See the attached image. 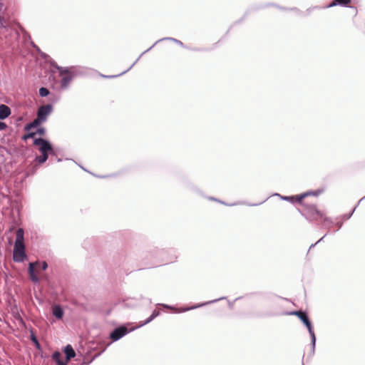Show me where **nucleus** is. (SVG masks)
<instances>
[{"label":"nucleus","instance_id":"35","mask_svg":"<svg viewBox=\"0 0 365 365\" xmlns=\"http://www.w3.org/2000/svg\"><path fill=\"white\" fill-rule=\"evenodd\" d=\"M5 10L4 4L3 3V0H0V12H2Z\"/></svg>","mask_w":365,"mask_h":365},{"label":"nucleus","instance_id":"14","mask_svg":"<svg viewBox=\"0 0 365 365\" xmlns=\"http://www.w3.org/2000/svg\"><path fill=\"white\" fill-rule=\"evenodd\" d=\"M351 3V0H333V1L329 5L324 6V8H331L337 5L348 6Z\"/></svg>","mask_w":365,"mask_h":365},{"label":"nucleus","instance_id":"38","mask_svg":"<svg viewBox=\"0 0 365 365\" xmlns=\"http://www.w3.org/2000/svg\"><path fill=\"white\" fill-rule=\"evenodd\" d=\"M336 225V226L338 227V228L339 229V228H341V226H342V222H337Z\"/></svg>","mask_w":365,"mask_h":365},{"label":"nucleus","instance_id":"29","mask_svg":"<svg viewBox=\"0 0 365 365\" xmlns=\"http://www.w3.org/2000/svg\"><path fill=\"white\" fill-rule=\"evenodd\" d=\"M36 128L33 124L31 122L30 123H28L25 125L24 127V130H26V131H29L32 128Z\"/></svg>","mask_w":365,"mask_h":365},{"label":"nucleus","instance_id":"24","mask_svg":"<svg viewBox=\"0 0 365 365\" xmlns=\"http://www.w3.org/2000/svg\"><path fill=\"white\" fill-rule=\"evenodd\" d=\"M31 339L35 344L36 348L39 349L40 348V344H39L37 338L36 337V336L34 334H32L31 335Z\"/></svg>","mask_w":365,"mask_h":365},{"label":"nucleus","instance_id":"37","mask_svg":"<svg viewBox=\"0 0 365 365\" xmlns=\"http://www.w3.org/2000/svg\"><path fill=\"white\" fill-rule=\"evenodd\" d=\"M324 237H325V235L324 237H322L320 240H319L315 244H312L310 246L309 249L314 247L317 243L320 242L324 239Z\"/></svg>","mask_w":365,"mask_h":365},{"label":"nucleus","instance_id":"33","mask_svg":"<svg viewBox=\"0 0 365 365\" xmlns=\"http://www.w3.org/2000/svg\"><path fill=\"white\" fill-rule=\"evenodd\" d=\"M47 267H48V264H47V262H45V261H43V262H41V269H42L43 270H45V269H47Z\"/></svg>","mask_w":365,"mask_h":365},{"label":"nucleus","instance_id":"17","mask_svg":"<svg viewBox=\"0 0 365 365\" xmlns=\"http://www.w3.org/2000/svg\"><path fill=\"white\" fill-rule=\"evenodd\" d=\"M322 190H318L316 191H308L304 193H302L298 196V200H302L304 198H305L307 196L313 195V196H318L322 193Z\"/></svg>","mask_w":365,"mask_h":365},{"label":"nucleus","instance_id":"32","mask_svg":"<svg viewBox=\"0 0 365 365\" xmlns=\"http://www.w3.org/2000/svg\"><path fill=\"white\" fill-rule=\"evenodd\" d=\"M160 314V312L159 311H157V310H154L152 313V314L150 315V317H152V318L154 319L155 317H157L158 315Z\"/></svg>","mask_w":365,"mask_h":365},{"label":"nucleus","instance_id":"13","mask_svg":"<svg viewBox=\"0 0 365 365\" xmlns=\"http://www.w3.org/2000/svg\"><path fill=\"white\" fill-rule=\"evenodd\" d=\"M51 65L58 71L59 75L61 76L71 73L69 68L59 66L55 62H52Z\"/></svg>","mask_w":365,"mask_h":365},{"label":"nucleus","instance_id":"34","mask_svg":"<svg viewBox=\"0 0 365 365\" xmlns=\"http://www.w3.org/2000/svg\"><path fill=\"white\" fill-rule=\"evenodd\" d=\"M6 128V124L4 122L0 121V130H3Z\"/></svg>","mask_w":365,"mask_h":365},{"label":"nucleus","instance_id":"10","mask_svg":"<svg viewBox=\"0 0 365 365\" xmlns=\"http://www.w3.org/2000/svg\"><path fill=\"white\" fill-rule=\"evenodd\" d=\"M28 271H29V274L31 280L34 283L38 282L39 279L35 273L34 263H29Z\"/></svg>","mask_w":365,"mask_h":365},{"label":"nucleus","instance_id":"31","mask_svg":"<svg viewBox=\"0 0 365 365\" xmlns=\"http://www.w3.org/2000/svg\"><path fill=\"white\" fill-rule=\"evenodd\" d=\"M355 209H356V207L353 209V210H352L350 213L344 215L343 216V218H344V220H348V219H349V218L352 216V215H353V213H354V212Z\"/></svg>","mask_w":365,"mask_h":365},{"label":"nucleus","instance_id":"22","mask_svg":"<svg viewBox=\"0 0 365 365\" xmlns=\"http://www.w3.org/2000/svg\"><path fill=\"white\" fill-rule=\"evenodd\" d=\"M48 94H49V91L48 88L42 87L39 89V95L41 97H46V96H48Z\"/></svg>","mask_w":365,"mask_h":365},{"label":"nucleus","instance_id":"5","mask_svg":"<svg viewBox=\"0 0 365 365\" xmlns=\"http://www.w3.org/2000/svg\"><path fill=\"white\" fill-rule=\"evenodd\" d=\"M53 110V106L51 104L41 106L37 110V118L44 123L47 120L48 116L51 113Z\"/></svg>","mask_w":365,"mask_h":365},{"label":"nucleus","instance_id":"23","mask_svg":"<svg viewBox=\"0 0 365 365\" xmlns=\"http://www.w3.org/2000/svg\"><path fill=\"white\" fill-rule=\"evenodd\" d=\"M36 135V133L35 132H31V133H28L26 134H25L24 136H23V140H26L29 138H33L35 137V135Z\"/></svg>","mask_w":365,"mask_h":365},{"label":"nucleus","instance_id":"26","mask_svg":"<svg viewBox=\"0 0 365 365\" xmlns=\"http://www.w3.org/2000/svg\"><path fill=\"white\" fill-rule=\"evenodd\" d=\"M35 133H36V134L43 135L46 133V129L43 127H41V128H38Z\"/></svg>","mask_w":365,"mask_h":365},{"label":"nucleus","instance_id":"8","mask_svg":"<svg viewBox=\"0 0 365 365\" xmlns=\"http://www.w3.org/2000/svg\"><path fill=\"white\" fill-rule=\"evenodd\" d=\"M304 325L307 328L309 335H310V337H311V345H312V351L311 352H312V354H314V351H315V346H316V336L314 332L313 327H312V325L309 319L307 320L304 323Z\"/></svg>","mask_w":365,"mask_h":365},{"label":"nucleus","instance_id":"4","mask_svg":"<svg viewBox=\"0 0 365 365\" xmlns=\"http://www.w3.org/2000/svg\"><path fill=\"white\" fill-rule=\"evenodd\" d=\"M305 212L307 217L310 220H317L324 217V214L317 208L315 205H307Z\"/></svg>","mask_w":365,"mask_h":365},{"label":"nucleus","instance_id":"6","mask_svg":"<svg viewBox=\"0 0 365 365\" xmlns=\"http://www.w3.org/2000/svg\"><path fill=\"white\" fill-rule=\"evenodd\" d=\"M34 144L39 146L38 150L40 153H48L53 150V147L50 142L44 138H35Z\"/></svg>","mask_w":365,"mask_h":365},{"label":"nucleus","instance_id":"25","mask_svg":"<svg viewBox=\"0 0 365 365\" xmlns=\"http://www.w3.org/2000/svg\"><path fill=\"white\" fill-rule=\"evenodd\" d=\"M32 124L36 127H38L41 123V120H40L37 117L31 122Z\"/></svg>","mask_w":365,"mask_h":365},{"label":"nucleus","instance_id":"7","mask_svg":"<svg viewBox=\"0 0 365 365\" xmlns=\"http://www.w3.org/2000/svg\"><path fill=\"white\" fill-rule=\"evenodd\" d=\"M128 333V329L125 327L115 328L110 334V339L113 341H118Z\"/></svg>","mask_w":365,"mask_h":365},{"label":"nucleus","instance_id":"12","mask_svg":"<svg viewBox=\"0 0 365 365\" xmlns=\"http://www.w3.org/2000/svg\"><path fill=\"white\" fill-rule=\"evenodd\" d=\"M64 353L66 354V361H69L71 359L75 357L76 356L75 351L70 344L66 346L64 348Z\"/></svg>","mask_w":365,"mask_h":365},{"label":"nucleus","instance_id":"15","mask_svg":"<svg viewBox=\"0 0 365 365\" xmlns=\"http://www.w3.org/2000/svg\"><path fill=\"white\" fill-rule=\"evenodd\" d=\"M275 195L279 196L282 200L289 201L292 203L302 202V200H298V196H282L279 194L276 193Z\"/></svg>","mask_w":365,"mask_h":365},{"label":"nucleus","instance_id":"36","mask_svg":"<svg viewBox=\"0 0 365 365\" xmlns=\"http://www.w3.org/2000/svg\"><path fill=\"white\" fill-rule=\"evenodd\" d=\"M323 218H324V223H327H327H330V224H331V223H332V220H331L330 218L327 217H324H324H323Z\"/></svg>","mask_w":365,"mask_h":365},{"label":"nucleus","instance_id":"28","mask_svg":"<svg viewBox=\"0 0 365 365\" xmlns=\"http://www.w3.org/2000/svg\"><path fill=\"white\" fill-rule=\"evenodd\" d=\"M36 128L33 124L31 122L30 123H28L25 125L24 127V130H26V131H29L32 128Z\"/></svg>","mask_w":365,"mask_h":365},{"label":"nucleus","instance_id":"2","mask_svg":"<svg viewBox=\"0 0 365 365\" xmlns=\"http://www.w3.org/2000/svg\"><path fill=\"white\" fill-rule=\"evenodd\" d=\"M174 41L176 43H178V45H180V46H184V44L182 41L176 39V38H172V37H166V38H160L159 40H158L157 41H155L150 48H148L146 51H145L144 52H143L140 56L135 60V61L125 71H123L121 73H120L119 75H115V76H103V77L105 78H115V77H117V76H121L124 73H125L127 71H128L130 69H131L133 68V66L139 61L140 58L143 55L145 54L146 52L149 51L150 50H151L158 43L160 42V41Z\"/></svg>","mask_w":365,"mask_h":365},{"label":"nucleus","instance_id":"19","mask_svg":"<svg viewBox=\"0 0 365 365\" xmlns=\"http://www.w3.org/2000/svg\"><path fill=\"white\" fill-rule=\"evenodd\" d=\"M294 314L301 319V321L304 324L307 320H309L307 314L302 311L295 312Z\"/></svg>","mask_w":365,"mask_h":365},{"label":"nucleus","instance_id":"18","mask_svg":"<svg viewBox=\"0 0 365 365\" xmlns=\"http://www.w3.org/2000/svg\"><path fill=\"white\" fill-rule=\"evenodd\" d=\"M61 354L59 351H55L52 354V359L56 361L57 365H61V364H65L64 361H61ZM66 363H67V362L66 361Z\"/></svg>","mask_w":365,"mask_h":365},{"label":"nucleus","instance_id":"3","mask_svg":"<svg viewBox=\"0 0 365 365\" xmlns=\"http://www.w3.org/2000/svg\"><path fill=\"white\" fill-rule=\"evenodd\" d=\"M223 299H225V297H220L219 299L211 300V301H209V302H205V303H202V304H197V305H195V306H192V307H183V308H175V307H174L173 306H170V305H168V304H158V305L162 306V307H163L164 308H166V309H170L174 311L175 312L181 313V312H187V311H189V310H191V309H193L201 307L207 305V304L215 303V302H216L217 301H220V300H222Z\"/></svg>","mask_w":365,"mask_h":365},{"label":"nucleus","instance_id":"27","mask_svg":"<svg viewBox=\"0 0 365 365\" xmlns=\"http://www.w3.org/2000/svg\"><path fill=\"white\" fill-rule=\"evenodd\" d=\"M36 128L33 124L31 122L30 123H28L25 125L24 127V130H26V131H29L32 128Z\"/></svg>","mask_w":365,"mask_h":365},{"label":"nucleus","instance_id":"21","mask_svg":"<svg viewBox=\"0 0 365 365\" xmlns=\"http://www.w3.org/2000/svg\"><path fill=\"white\" fill-rule=\"evenodd\" d=\"M0 28H2V29L6 28V20L4 17V11L0 12Z\"/></svg>","mask_w":365,"mask_h":365},{"label":"nucleus","instance_id":"1","mask_svg":"<svg viewBox=\"0 0 365 365\" xmlns=\"http://www.w3.org/2000/svg\"><path fill=\"white\" fill-rule=\"evenodd\" d=\"M24 230L19 228L16 232V240L13 250V259L16 262H22L26 259L27 255L25 251Z\"/></svg>","mask_w":365,"mask_h":365},{"label":"nucleus","instance_id":"30","mask_svg":"<svg viewBox=\"0 0 365 365\" xmlns=\"http://www.w3.org/2000/svg\"><path fill=\"white\" fill-rule=\"evenodd\" d=\"M153 319L152 318V317H148L145 322H142L140 325H139V327H143L148 323H150L151 321H153Z\"/></svg>","mask_w":365,"mask_h":365},{"label":"nucleus","instance_id":"39","mask_svg":"<svg viewBox=\"0 0 365 365\" xmlns=\"http://www.w3.org/2000/svg\"><path fill=\"white\" fill-rule=\"evenodd\" d=\"M262 202H259V203H257V204H252V205H250V206H257V205H261Z\"/></svg>","mask_w":365,"mask_h":365},{"label":"nucleus","instance_id":"11","mask_svg":"<svg viewBox=\"0 0 365 365\" xmlns=\"http://www.w3.org/2000/svg\"><path fill=\"white\" fill-rule=\"evenodd\" d=\"M11 114L10 108L4 104L0 105V120H4Z\"/></svg>","mask_w":365,"mask_h":365},{"label":"nucleus","instance_id":"16","mask_svg":"<svg viewBox=\"0 0 365 365\" xmlns=\"http://www.w3.org/2000/svg\"><path fill=\"white\" fill-rule=\"evenodd\" d=\"M53 314L56 318L60 319L63 316V310L59 305H55L53 307Z\"/></svg>","mask_w":365,"mask_h":365},{"label":"nucleus","instance_id":"40","mask_svg":"<svg viewBox=\"0 0 365 365\" xmlns=\"http://www.w3.org/2000/svg\"><path fill=\"white\" fill-rule=\"evenodd\" d=\"M61 365H67V363H65L64 364H61Z\"/></svg>","mask_w":365,"mask_h":365},{"label":"nucleus","instance_id":"9","mask_svg":"<svg viewBox=\"0 0 365 365\" xmlns=\"http://www.w3.org/2000/svg\"><path fill=\"white\" fill-rule=\"evenodd\" d=\"M73 78V76L71 73L63 76L61 81V88L62 89H66L68 87L71 82L72 81Z\"/></svg>","mask_w":365,"mask_h":365},{"label":"nucleus","instance_id":"20","mask_svg":"<svg viewBox=\"0 0 365 365\" xmlns=\"http://www.w3.org/2000/svg\"><path fill=\"white\" fill-rule=\"evenodd\" d=\"M41 153V155L40 156H37L36 158V160L38 163L42 164L48 160V153Z\"/></svg>","mask_w":365,"mask_h":365}]
</instances>
